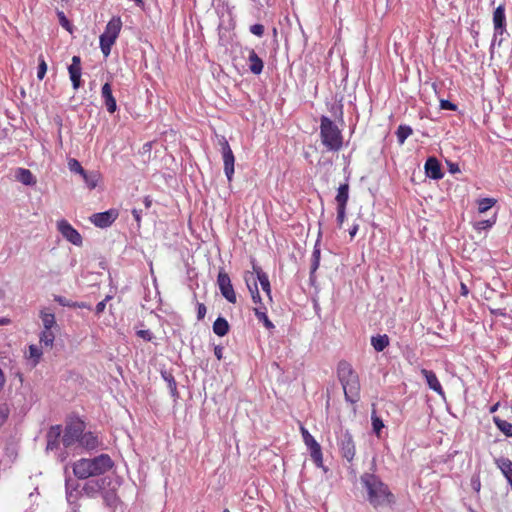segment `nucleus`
Returning a JSON list of instances; mask_svg holds the SVG:
<instances>
[{
	"instance_id": "obj_39",
	"label": "nucleus",
	"mask_w": 512,
	"mask_h": 512,
	"mask_svg": "<svg viewBox=\"0 0 512 512\" xmlns=\"http://www.w3.org/2000/svg\"><path fill=\"white\" fill-rule=\"evenodd\" d=\"M68 168L70 172L79 174L80 176L86 172V170L82 167L81 163L75 158H70L68 160Z\"/></svg>"
},
{
	"instance_id": "obj_21",
	"label": "nucleus",
	"mask_w": 512,
	"mask_h": 512,
	"mask_svg": "<svg viewBox=\"0 0 512 512\" xmlns=\"http://www.w3.org/2000/svg\"><path fill=\"white\" fill-rule=\"evenodd\" d=\"M248 66L249 70L255 75H260L263 71L264 62L254 49H248Z\"/></svg>"
},
{
	"instance_id": "obj_20",
	"label": "nucleus",
	"mask_w": 512,
	"mask_h": 512,
	"mask_svg": "<svg viewBox=\"0 0 512 512\" xmlns=\"http://www.w3.org/2000/svg\"><path fill=\"white\" fill-rule=\"evenodd\" d=\"M106 483V478L90 480L84 484L82 492L88 497H94L97 493L105 488Z\"/></svg>"
},
{
	"instance_id": "obj_23",
	"label": "nucleus",
	"mask_w": 512,
	"mask_h": 512,
	"mask_svg": "<svg viewBox=\"0 0 512 512\" xmlns=\"http://www.w3.org/2000/svg\"><path fill=\"white\" fill-rule=\"evenodd\" d=\"M122 21L120 17H113L106 25L104 34L117 40L121 31Z\"/></svg>"
},
{
	"instance_id": "obj_2",
	"label": "nucleus",
	"mask_w": 512,
	"mask_h": 512,
	"mask_svg": "<svg viewBox=\"0 0 512 512\" xmlns=\"http://www.w3.org/2000/svg\"><path fill=\"white\" fill-rule=\"evenodd\" d=\"M114 462L108 454H100L94 458H81L73 464V473L78 479L100 476L110 471Z\"/></svg>"
},
{
	"instance_id": "obj_29",
	"label": "nucleus",
	"mask_w": 512,
	"mask_h": 512,
	"mask_svg": "<svg viewBox=\"0 0 512 512\" xmlns=\"http://www.w3.org/2000/svg\"><path fill=\"white\" fill-rule=\"evenodd\" d=\"M116 40L110 36H107L106 34L102 33L99 37V44L101 52L103 53L104 57H108L111 53V48L114 45Z\"/></svg>"
},
{
	"instance_id": "obj_13",
	"label": "nucleus",
	"mask_w": 512,
	"mask_h": 512,
	"mask_svg": "<svg viewBox=\"0 0 512 512\" xmlns=\"http://www.w3.org/2000/svg\"><path fill=\"white\" fill-rule=\"evenodd\" d=\"M62 434V427L61 425H53L49 428L46 438H47V445H46V451H61L60 449V443L62 442L61 438Z\"/></svg>"
},
{
	"instance_id": "obj_49",
	"label": "nucleus",
	"mask_w": 512,
	"mask_h": 512,
	"mask_svg": "<svg viewBox=\"0 0 512 512\" xmlns=\"http://www.w3.org/2000/svg\"><path fill=\"white\" fill-rule=\"evenodd\" d=\"M502 42H503L502 36H495V33H494L493 39L491 41L490 48H489L491 57H493L495 46L496 45L501 46Z\"/></svg>"
},
{
	"instance_id": "obj_6",
	"label": "nucleus",
	"mask_w": 512,
	"mask_h": 512,
	"mask_svg": "<svg viewBox=\"0 0 512 512\" xmlns=\"http://www.w3.org/2000/svg\"><path fill=\"white\" fill-rule=\"evenodd\" d=\"M336 439L341 456L351 463L356 454V446L352 434L348 430L340 429L336 433Z\"/></svg>"
},
{
	"instance_id": "obj_11",
	"label": "nucleus",
	"mask_w": 512,
	"mask_h": 512,
	"mask_svg": "<svg viewBox=\"0 0 512 512\" xmlns=\"http://www.w3.org/2000/svg\"><path fill=\"white\" fill-rule=\"evenodd\" d=\"M118 212L115 209H109L104 212L95 213L90 217V221L99 228H107L117 219Z\"/></svg>"
},
{
	"instance_id": "obj_60",
	"label": "nucleus",
	"mask_w": 512,
	"mask_h": 512,
	"mask_svg": "<svg viewBox=\"0 0 512 512\" xmlns=\"http://www.w3.org/2000/svg\"><path fill=\"white\" fill-rule=\"evenodd\" d=\"M214 354L218 360H221L223 357V347L221 346H215L214 348Z\"/></svg>"
},
{
	"instance_id": "obj_56",
	"label": "nucleus",
	"mask_w": 512,
	"mask_h": 512,
	"mask_svg": "<svg viewBox=\"0 0 512 512\" xmlns=\"http://www.w3.org/2000/svg\"><path fill=\"white\" fill-rule=\"evenodd\" d=\"M311 258L318 259V260H320V258H321V250H320L319 240H317L314 245V249H313Z\"/></svg>"
},
{
	"instance_id": "obj_9",
	"label": "nucleus",
	"mask_w": 512,
	"mask_h": 512,
	"mask_svg": "<svg viewBox=\"0 0 512 512\" xmlns=\"http://www.w3.org/2000/svg\"><path fill=\"white\" fill-rule=\"evenodd\" d=\"M220 145L224 163V173L227 177L228 182H231L234 175L235 157L225 137H222V139L220 140Z\"/></svg>"
},
{
	"instance_id": "obj_35",
	"label": "nucleus",
	"mask_w": 512,
	"mask_h": 512,
	"mask_svg": "<svg viewBox=\"0 0 512 512\" xmlns=\"http://www.w3.org/2000/svg\"><path fill=\"white\" fill-rule=\"evenodd\" d=\"M40 343L46 347H52L55 335L52 330L43 329L39 335Z\"/></svg>"
},
{
	"instance_id": "obj_33",
	"label": "nucleus",
	"mask_w": 512,
	"mask_h": 512,
	"mask_svg": "<svg viewBox=\"0 0 512 512\" xmlns=\"http://www.w3.org/2000/svg\"><path fill=\"white\" fill-rule=\"evenodd\" d=\"M493 422L505 436L512 437V423L500 419L499 417H494Z\"/></svg>"
},
{
	"instance_id": "obj_59",
	"label": "nucleus",
	"mask_w": 512,
	"mask_h": 512,
	"mask_svg": "<svg viewBox=\"0 0 512 512\" xmlns=\"http://www.w3.org/2000/svg\"><path fill=\"white\" fill-rule=\"evenodd\" d=\"M471 485H472V488L479 492L480 491V488H481V483H480V479L478 477H473L472 480H471Z\"/></svg>"
},
{
	"instance_id": "obj_63",
	"label": "nucleus",
	"mask_w": 512,
	"mask_h": 512,
	"mask_svg": "<svg viewBox=\"0 0 512 512\" xmlns=\"http://www.w3.org/2000/svg\"><path fill=\"white\" fill-rule=\"evenodd\" d=\"M258 306L253 309L255 316L257 317V312H267L266 307L262 304H257Z\"/></svg>"
},
{
	"instance_id": "obj_17",
	"label": "nucleus",
	"mask_w": 512,
	"mask_h": 512,
	"mask_svg": "<svg viewBox=\"0 0 512 512\" xmlns=\"http://www.w3.org/2000/svg\"><path fill=\"white\" fill-rule=\"evenodd\" d=\"M252 267H253L252 273L256 274V276H254L256 279V282L260 283L262 290L266 293L269 300L272 301L271 285H270V281H269V277H268L267 273H265L262 270V268L255 263H253Z\"/></svg>"
},
{
	"instance_id": "obj_24",
	"label": "nucleus",
	"mask_w": 512,
	"mask_h": 512,
	"mask_svg": "<svg viewBox=\"0 0 512 512\" xmlns=\"http://www.w3.org/2000/svg\"><path fill=\"white\" fill-rule=\"evenodd\" d=\"M99 441L97 436H95L92 432H82L79 445L80 447L85 448L86 450H94L98 447Z\"/></svg>"
},
{
	"instance_id": "obj_61",
	"label": "nucleus",
	"mask_w": 512,
	"mask_h": 512,
	"mask_svg": "<svg viewBox=\"0 0 512 512\" xmlns=\"http://www.w3.org/2000/svg\"><path fill=\"white\" fill-rule=\"evenodd\" d=\"M359 230V225L358 224H354L350 229H349V235L351 238H354L357 234Z\"/></svg>"
},
{
	"instance_id": "obj_48",
	"label": "nucleus",
	"mask_w": 512,
	"mask_h": 512,
	"mask_svg": "<svg viewBox=\"0 0 512 512\" xmlns=\"http://www.w3.org/2000/svg\"><path fill=\"white\" fill-rule=\"evenodd\" d=\"M136 334H137L138 337L142 338L145 341H149V342L152 341L153 338H154L153 333L150 330H148V329H146V330H138L136 332Z\"/></svg>"
},
{
	"instance_id": "obj_10",
	"label": "nucleus",
	"mask_w": 512,
	"mask_h": 512,
	"mask_svg": "<svg viewBox=\"0 0 512 512\" xmlns=\"http://www.w3.org/2000/svg\"><path fill=\"white\" fill-rule=\"evenodd\" d=\"M57 229L67 241L75 246H81L83 239L81 234L65 219L57 222Z\"/></svg>"
},
{
	"instance_id": "obj_19",
	"label": "nucleus",
	"mask_w": 512,
	"mask_h": 512,
	"mask_svg": "<svg viewBox=\"0 0 512 512\" xmlns=\"http://www.w3.org/2000/svg\"><path fill=\"white\" fill-rule=\"evenodd\" d=\"M245 283L247 285V288L251 294L252 301L255 304H262V299L259 293L258 284L256 282V279L251 272H246L244 276Z\"/></svg>"
},
{
	"instance_id": "obj_46",
	"label": "nucleus",
	"mask_w": 512,
	"mask_h": 512,
	"mask_svg": "<svg viewBox=\"0 0 512 512\" xmlns=\"http://www.w3.org/2000/svg\"><path fill=\"white\" fill-rule=\"evenodd\" d=\"M346 217V207H337L336 222L339 228H342Z\"/></svg>"
},
{
	"instance_id": "obj_1",
	"label": "nucleus",
	"mask_w": 512,
	"mask_h": 512,
	"mask_svg": "<svg viewBox=\"0 0 512 512\" xmlns=\"http://www.w3.org/2000/svg\"><path fill=\"white\" fill-rule=\"evenodd\" d=\"M360 480L367 491V500L374 508L393 506L396 503L395 495L377 475L364 473L361 475Z\"/></svg>"
},
{
	"instance_id": "obj_18",
	"label": "nucleus",
	"mask_w": 512,
	"mask_h": 512,
	"mask_svg": "<svg viewBox=\"0 0 512 512\" xmlns=\"http://www.w3.org/2000/svg\"><path fill=\"white\" fill-rule=\"evenodd\" d=\"M101 96L104 101V105L109 113H114L117 110L116 99L112 93L111 84L106 82L101 88Z\"/></svg>"
},
{
	"instance_id": "obj_38",
	"label": "nucleus",
	"mask_w": 512,
	"mask_h": 512,
	"mask_svg": "<svg viewBox=\"0 0 512 512\" xmlns=\"http://www.w3.org/2000/svg\"><path fill=\"white\" fill-rule=\"evenodd\" d=\"M43 352L40 347L35 344L29 345V359L33 361V365H37L40 361Z\"/></svg>"
},
{
	"instance_id": "obj_52",
	"label": "nucleus",
	"mask_w": 512,
	"mask_h": 512,
	"mask_svg": "<svg viewBox=\"0 0 512 512\" xmlns=\"http://www.w3.org/2000/svg\"><path fill=\"white\" fill-rule=\"evenodd\" d=\"M104 499L110 506L113 505L117 500L115 493L111 491L105 492Z\"/></svg>"
},
{
	"instance_id": "obj_15",
	"label": "nucleus",
	"mask_w": 512,
	"mask_h": 512,
	"mask_svg": "<svg viewBox=\"0 0 512 512\" xmlns=\"http://www.w3.org/2000/svg\"><path fill=\"white\" fill-rule=\"evenodd\" d=\"M424 170H425L426 176L433 180H440L444 176V173H443L442 167H441V163L434 156H430L427 158V160L424 164Z\"/></svg>"
},
{
	"instance_id": "obj_51",
	"label": "nucleus",
	"mask_w": 512,
	"mask_h": 512,
	"mask_svg": "<svg viewBox=\"0 0 512 512\" xmlns=\"http://www.w3.org/2000/svg\"><path fill=\"white\" fill-rule=\"evenodd\" d=\"M489 312L491 315L496 317H507V311L505 308H491L489 307Z\"/></svg>"
},
{
	"instance_id": "obj_58",
	"label": "nucleus",
	"mask_w": 512,
	"mask_h": 512,
	"mask_svg": "<svg viewBox=\"0 0 512 512\" xmlns=\"http://www.w3.org/2000/svg\"><path fill=\"white\" fill-rule=\"evenodd\" d=\"M319 266H320V260L311 258V265H310L311 274L316 273Z\"/></svg>"
},
{
	"instance_id": "obj_31",
	"label": "nucleus",
	"mask_w": 512,
	"mask_h": 512,
	"mask_svg": "<svg viewBox=\"0 0 512 512\" xmlns=\"http://www.w3.org/2000/svg\"><path fill=\"white\" fill-rule=\"evenodd\" d=\"M161 377L165 382H167L171 395L173 397H178L177 383L173 374L170 371L163 370L161 371Z\"/></svg>"
},
{
	"instance_id": "obj_54",
	"label": "nucleus",
	"mask_w": 512,
	"mask_h": 512,
	"mask_svg": "<svg viewBox=\"0 0 512 512\" xmlns=\"http://www.w3.org/2000/svg\"><path fill=\"white\" fill-rule=\"evenodd\" d=\"M206 306L203 303L197 304V319L202 320L206 315Z\"/></svg>"
},
{
	"instance_id": "obj_26",
	"label": "nucleus",
	"mask_w": 512,
	"mask_h": 512,
	"mask_svg": "<svg viewBox=\"0 0 512 512\" xmlns=\"http://www.w3.org/2000/svg\"><path fill=\"white\" fill-rule=\"evenodd\" d=\"M390 343V339L386 334H378L371 337V345L377 352L384 351Z\"/></svg>"
},
{
	"instance_id": "obj_7",
	"label": "nucleus",
	"mask_w": 512,
	"mask_h": 512,
	"mask_svg": "<svg viewBox=\"0 0 512 512\" xmlns=\"http://www.w3.org/2000/svg\"><path fill=\"white\" fill-rule=\"evenodd\" d=\"M303 442L307 446L310 456L317 467H323V454L320 444L304 427H300Z\"/></svg>"
},
{
	"instance_id": "obj_32",
	"label": "nucleus",
	"mask_w": 512,
	"mask_h": 512,
	"mask_svg": "<svg viewBox=\"0 0 512 512\" xmlns=\"http://www.w3.org/2000/svg\"><path fill=\"white\" fill-rule=\"evenodd\" d=\"M413 133L412 128L409 125L401 124L396 130L397 141L400 145H403L406 139Z\"/></svg>"
},
{
	"instance_id": "obj_43",
	"label": "nucleus",
	"mask_w": 512,
	"mask_h": 512,
	"mask_svg": "<svg viewBox=\"0 0 512 512\" xmlns=\"http://www.w3.org/2000/svg\"><path fill=\"white\" fill-rule=\"evenodd\" d=\"M65 487H66V498H67V501L70 504L75 503L77 498H78L79 492H73L71 490V483H70V480H68V479L66 480Z\"/></svg>"
},
{
	"instance_id": "obj_12",
	"label": "nucleus",
	"mask_w": 512,
	"mask_h": 512,
	"mask_svg": "<svg viewBox=\"0 0 512 512\" xmlns=\"http://www.w3.org/2000/svg\"><path fill=\"white\" fill-rule=\"evenodd\" d=\"M68 73L74 90H78L82 86V67L81 58L78 55H74L71 60V64L68 66Z\"/></svg>"
},
{
	"instance_id": "obj_37",
	"label": "nucleus",
	"mask_w": 512,
	"mask_h": 512,
	"mask_svg": "<svg viewBox=\"0 0 512 512\" xmlns=\"http://www.w3.org/2000/svg\"><path fill=\"white\" fill-rule=\"evenodd\" d=\"M496 219H497V215L496 213L489 219H486V220H480V221H477L475 224H474V228L477 229V230H487V229H490L495 223H496Z\"/></svg>"
},
{
	"instance_id": "obj_53",
	"label": "nucleus",
	"mask_w": 512,
	"mask_h": 512,
	"mask_svg": "<svg viewBox=\"0 0 512 512\" xmlns=\"http://www.w3.org/2000/svg\"><path fill=\"white\" fill-rule=\"evenodd\" d=\"M110 299L109 296H107L104 300L100 301L97 303L96 307H95V313L97 315L101 314L104 312L105 308H106V301Z\"/></svg>"
},
{
	"instance_id": "obj_50",
	"label": "nucleus",
	"mask_w": 512,
	"mask_h": 512,
	"mask_svg": "<svg viewBox=\"0 0 512 512\" xmlns=\"http://www.w3.org/2000/svg\"><path fill=\"white\" fill-rule=\"evenodd\" d=\"M440 108L443 110L455 111V110H457V105L447 99H442L440 101Z\"/></svg>"
},
{
	"instance_id": "obj_40",
	"label": "nucleus",
	"mask_w": 512,
	"mask_h": 512,
	"mask_svg": "<svg viewBox=\"0 0 512 512\" xmlns=\"http://www.w3.org/2000/svg\"><path fill=\"white\" fill-rule=\"evenodd\" d=\"M371 421H372V428H373L374 433L377 436H380V433H381L382 429L384 428L383 420L379 416H377L375 412H373L371 415Z\"/></svg>"
},
{
	"instance_id": "obj_62",
	"label": "nucleus",
	"mask_w": 512,
	"mask_h": 512,
	"mask_svg": "<svg viewBox=\"0 0 512 512\" xmlns=\"http://www.w3.org/2000/svg\"><path fill=\"white\" fill-rule=\"evenodd\" d=\"M59 17H60V21H61L62 26L68 28L69 21L66 19V17H65L63 12L59 13Z\"/></svg>"
},
{
	"instance_id": "obj_34",
	"label": "nucleus",
	"mask_w": 512,
	"mask_h": 512,
	"mask_svg": "<svg viewBox=\"0 0 512 512\" xmlns=\"http://www.w3.org/2000/svg\"><path fill=\"white\" fill-rule=\"evenodd\" d=\"M17 179L24 185L35 184V179L30 170L19 168L17 172Z\"/></svg>"
},
{
	"instance_id": "obj_45",
	"label": "nucleus",
	"mask_w": 512,
	"mask_h": 512,
	"mask_svg": "<svg viewBox=\"0 0 512 512\" xmlns=\"http://www.w3.org/2000/svg\"><path fill=\"white\" fill-rule=\"evenodd\" d=\"M54 301H56L59 305H61L63 307H69V308H74V304H75V301L69 300L60 295H55Z\"/></svg>"
},
{
	"instance_id": "obj_64",
	"label": "nucleus",
	"mask_w": 512,
	"mask_h": 512,
	"mask_svg": "<svg viewBox=\"0 0 512 512\" xmlns=\"http://www.w3.org/2000/svg\"><path fill=\"white\" fill-rule=\"evenodd\" d=\"M460 293H461L462 296H467L468 295L469 290H468V287L466 286V284L461 283Z\"/></svg>"
},
{
	"instance_id": "obj_28",
	"label": "nucleus",
	"mask_w": 512,
	"mask_h": 512,
	"mask_svg": "<svg viewBox=\"0 0 512 512\" xmlns=\"http://www.w3.org/2000/svg\"><path fill=\"white\" fill-rule=\"evenodd\" d=\"M81 177L89 190L95 189L100 180V174L97 171H86Z\"/></svg>"
},
{
	"instance_id": "obj_27",
	"label": "nucleus",
	"mask_w": 512,
	"mask_h": 512,
	"mask_svg": "<svg viewBox=\"0 0 512 512\" xmlns=\"http://www.w3.org/2000/svg\"><path fill=\"white\" fill-rule=\"evenodd\" d=\"M229 328L228 321L222 316H219L213 323V332L219 337L225 336L229 332Z\"/></svg>"
},
{
	"instance_id": "obj_8",
	"label": "nucleus",
	"mask_w": 512,
	"mask_h": 512,
	"mask_svg": "<svg viewBox=\"0 0 512 512\" xmlns=\"http://www.w3.org/2000/svg\"><path fill=\"white\" fill-rule=\"evenodd\" d=\"M217 285L219 287L221 295L232 304L237 301L236 293L234 291L230 276L223 270L220 269L217 276Z\"/></svg>"
},
{
	"instance_id": "obj_5",
	"label": "nucleus",
	"mask_w": 512,
	"mask_h": 512,
	"mask_svg": "<svg viewBox=\"0 0 512 512\" xmlns=\"http://www.w3.org/2000/svg\"><path fill=\"white\" fill-rule=\"evenodd\" d=\"M85 430V424L80 419H75L66 424L63 436H62V444L64 449L58 453V460L63 462L69 456L68 449H70L75 444L79 445L80 438L82 432Z\"/></svg>"
},
{
	"instance_id": "obj_36",
	"label": "nucleus",
	"mask_w": 512,
	"mask_h": 512,
	"mask_svg": "<svg viewBox=\"0 0 512 512\" xmlns=\"http://www.w3.org/2000/svg\"><path fill=\"white\" fill-rule=\"evenodd\" d=\"M479 213H485L496 204L494 198H482L477 201Z\"/></svg>"
},
{
	"instance_id": "obj_30",
	"label": "nucleus",
	"mask_w": 512,
	"mask_h": 512,
	"mask_svg": "<svg viewBox=\"0 0 512 512\" xmlns=\"http://www.w3.org/2000/svg\"><path fill=\"white\" fill-rule=\"evenodd\" d=\"M40 318L42 320L43 329L52 330L56 325V319L54 313L48 311V309H42L40 311Z\"/></svg>"
},
{
	"instance_id": "obj_4",
	"label": "nucleus",
	"mask_w": 512,
	"mask_h": 512,
	"mask_svg": "<svg viewBox=\"0 0 512 512\" xmlns=\"http://www.w3.org/2000/svg\"><path fill=\"white\" fill-rule=\"evenodd\" d=\"M320 137L322 144L329 151L337 152L343 146L341 130L327 116H322L320 118Z\"/></svg>"
},
{
	"instance_id": "obj_42",
	"label": "nucleus",
	"mask_w": 512,
	"mask_h": 512,
	"mask_svg": "<svg viewBox=\"0 0 512 512\" xmlns=\"http://www.w3.org/2000/svg\"><path fill=\"white\" fill-rule=\"evenodd\" d=\"M47 72V64L45 62L44 57L41 55L38 58V67H37V78L42 80Z\"/></svg>"
},
{
	"instance_id": "obj_47",
	"label": "nucleus",
	"mask_w": 512,
	"mask_h": 512,
	"mask_svg": "<svg viewBox=\"0 0 512 512\" xmlns=\"http://www.w3.org/2000/svg\"><path fill=\"white\" fill-rule=\"evenodd\" d=\"M249 30L253 35L257 37H262L264 35L265 29L262 24H253L250 26Z\"/></svg>"
},
{
	"instance_id": "obj_3",
	"label": "nucleus",
	"mask_w": 512,
	"mask_h": 512,
	"mask_svg": "<svg viewBox=\"0 0 512 512\" xmlns=\"http://www.w3.org/2000/svg\"><path fill=\"white\" fill-rule=\"evenodd\" d=\"M337 375L344 391L345 400L352 404L357 403L360 400V382L352 366L346 361L339 362Z\"/></svg>"
},
{
	"instance_id": "obj_16",
	"label": "nucleus",
	"mask_w": 512,
	"mask_h": 512,
	"mask_svg": "<svg viewBox=\"0 0 512 512\" xmlns=\"http://www.w3.org/2000/svg\"><path fill=\"white\" fill-rule=\"evenodd\" d=\"M421 374L424 377V379L426 380L428 387L431 390H433L434 392H436L442 398H445V392H444L442 385H441L440 381L438 380L436 374L432 370H428V369H424V368L421 369Z\"/></svg>"
},
{
	"instance_id": "obj_57",
	"label": "nucleus",
	"mask_w": 512,
	"mask_h": 512,
	"mask_svg": "<svg viewBox=\"0 0 512 512\" xmlns=\"http://www.w3.org/2000/svg\"><path fill=\"white\" fill-rule=\"evenodd\" d=\"M447 164H448L449 172L451 174H456V173L460 172V168H459V165L457 163L447 162Z\"/></svg>"
},
{
	"instance_id": "obj_55",
	"label": "nucleus",
	"mask_w": 512,
	"mask_h": 512,
	"mask_svg": "<svg viewBox=\"0 0 512 512\" xmlns=\"http://www.w3.org/2000/svg\"><path fill=\"white\" fill-rule=\"evenodd\" d=\"M131 212H132L134 220L137 222L138 227H140L142 210L133 208Z\"/></svg>"
},
{
	"instance_id": "obj_41",
	"label": "nucleus",
	"mask_w": 512,
	"mask_h": 512,
	"mask_svg": "<svg viewBox=\"0 0 512 512\" xmlns=\"http://www.w3.org/2000/svg\"><path fill=\"white\" fill-rule=\"evenodd\" d=\"M257 320L259 322H261L264 327L269 330V331H272L275 329V325L272 323V321L268 318L267 316V312H257Z\"/></svg>"
},
{
	"instance_id": "obj_22",
	"label": "nucleus",
	"mask_w": 512,
	"mask_h": 512,
	"mask_svg": "<svg viewBox=\"0 0 512 512\" xmlns=\"http://www.w3.org/2000/svg\"><path fill=\"white\" fill-rule=\"evenodd\" d=\"M496 466L501 470L512 489V461L505 457L495 459Z\"/></svg>"
},
{
	"instance_id": "obj_25",
	"label": "nucleus",
	"mask_w": 512,
	"mask_h": 512,
	"mask_svg": "<svg viewBox=\"0 0 512 512\" xmlns=\"http://www.w3.org/2000/svg\"><path fill=\"white\" fill-rule=\"evenodd\" d=\"M349 200V184L346 181L343 184H340L337 190V195L335 197V201L337 207H347V203Z\"/></svg>"
},
{
	"instance_id": "obj_44",
	"label": "nucleus",
	"mask_w": 512,
	"mask_h": 512,
	"mask_svg": "<svg viewBox=\"0 0 512 512\" xmlns=\"http://www.w3.org/2000/svg\"><path fill=\"white\" fill-rule=\"evenodd\" d=\"M10 414V408L7 403L0 404V427L6 422Z\"/></svg>"
},
{
	"instance_id": "obj_14",
	"label": "nucleus",
	"mask_w": 512,
	"mask_h": 512,
	"mask_svg": "<svg viewBox=\"0 0 512 512\" xmlns=\"http://www.w3.org/2000/svg\"><path fill=\"white\" fill-rule=\"evenodd\" d=\"M506 26L507 23L505 6L499 5L493 12V27L495 36H503L505 33H507Z\"/></svg>"
}]
</instances>
